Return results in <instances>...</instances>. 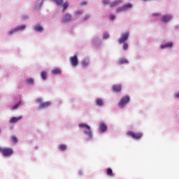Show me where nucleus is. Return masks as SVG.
<instances>
[{"label":"nucleus","instance_id":"nucleus-1","mask_svg":"<svg viewBox=\"0 0 179 179\" xmlns=\"http://www.w3.org/2000/svg\"><path fill=\"white\" fill-rule=\"evenodd\" d=\"M79 128H85V129L84 134H85V135H87L88 139H90L92 137V130H90V126H89L86 124L81 123L79 124Z\"/></svg>","mask_w":179,"mask_h":179},{"label":"nucleus","instance_id":"nucleus-2","mask_svg":"<svg viewBox=\"0 0 179 179\" xmlns=\"http://www.w3.org/2000/svg\"><path fill=\"white\" fill-rule=\"evenodd\" d=\"M0 152L2 153L3 156L8 157V156H12L13 155V150L12 148H1Z\"/></svg>","mask_w":179,"mask_h":179},{"label":"nucleus","instance_id":"nucleus-3","mask_svg":"<svg viewBox=\"0 0 179 179\" xmlns=\"http://www.w3.org/2000/svg\"><path fill=\"white\" fill-rule=\"evenodd\" d=\"M129 96H125L120 99V101L118 103V106L120 108H124L125 107V104L129 103Z\"/></svg>","mask_w":179,"mask_h":179},{"label":"nucleus","instance_id":"nucleus-4","mask_svg":"<svg viewBox=\"0 0 179 179\" xmlns=\"http://www.w3.org/2000/svg\"><path fill=\"white\" fill-rule=\"evenodd\" d=\"M127 136H131V138H133V139H141L142 136H143V134L141 132L135 133L134 131H128L127 133Z\"/></svg>","mask_w":179,"mask_h":179},{"label":"nucleus","instance_id":"nucleus-5","mask_svg":"<svg viewBox=\"0 0 179 179\" xmlns=\"http://www.w3.org/2000/svg\"><path fill=\"white\" fill-rule=\"evenodd\" d=\"M128 37H129V32H125L124 34H122L121 37L119 38L120 44H122V43H125V41L128 40Z\"/></svg>","mask_w":179,"mask_h":179},{"label":"nucleus","instance_id":"nucleus-6","mask_svg":"<svg viewBox=\"0 0 179 179\" xmlns=\"http://www.w3.org/2000/svg\"><path fill=\"white\" fill-rule=\"evenodd\" d=\"M70 62L72 66H78V64H79V62L78 60V56L75 55L74 56L71 57Z\"/></svg>","mask_w":179,"mask_h":179},{"label":"nucleus","instance_id":"nucleus-7","mask_svg":"<svg viewBox=\"0 0 179 179\" xmlns=\"http://www.w3.org/2000/svg\"><path fill=\"white\" fill-rule=\"evenodd\" d=\"M171 19H173V17L170 15H162L161 22H162L163 23H167L169 22H170V20H171Z\"/></svg>","mask_w":179,"mask_h":179},{"label":"nucleus","instance_id":"nucleus-8","mask_svg":"<svg viewBox=\"0 0 179 179\" xmlns=\"http://www.w3.org/2000/svg\"><path fill=\"white\" fill-rule=\"evenodd\" d=\"M72 20V16L69 14H66L63 17L62 22V23H66L68 22H71Z\"/></svg>","mask_w":179,"mask_h":179},{"label":"nucleus","instance_id":"nucleus-9","mask_svg":"<svg viewBox=\"0 0 179 179\" xmlns=\"http://www.w3.org/2000/svg\"><path fill=\"white\" fill-rule=\"evenodd\" d=\"M49 106H51V102L50 101H46V102H43L42 103H41V105L39 106V108H46V107H49Z\"/></svg>","mask_w":179,"mask_h":179},{"label":"nucleus","instance_id":"nucleus-10","mask_svg":"<svg viewBox=\"0 0 179 179\" xmlns=\"http://www.w3.org/2000/svg\"><path fill=\"white\" fill-rule=\"evenodd\" d=\"M101 132H106L107 131V125L104 123H101L99 125Z\"/></svg>","mask_w":179,"mask_h":179},{"label":"nucleus","instance_id":"nucleus-11","mask_svg":"<svg viewBox=\"0 0 179 179\" xmlns=\"http://www.w3.org/2000/svg\"><path fill=\"white\" fill-rule=\"evenodd\" d=\"M113 92H121L122 87L121 85H113Z\"/></svg>","mask_w":179,"mask_h":179},{"label":"nucleus","instance_id":"nucleus-12","mask_svg":"<svg viewBox=\"0 0 179 179\" xmlns=\"http://www.w3.org/2000/svg\"><path fill=\"white\" fill-rule=\"evenodd\" d=\"M20 120H22V116L18 117H13L10 120V124H15V122H17V121H20Z\"/></svg>","mask_w":179,"mask_h":179},{"label":"nucleus","instance_id":"nucleus-13","mask_svg":"<svg viewBox=\"0 0 179 179\" xmlns=\"http://www.w3.org/2000/svg\"><path fill=\"white\" fill-rule=\"evenodd\" d=\"M121 0H116L110 3V8H113L114 6H117L119 3H121Z\"/></svg>","mask_w":179,"mask_h":179},{"label":"nucleus","instance_id":"nucleus-14","mask_svg":"<svg viewBox=\"0 0 179 179\" xmlns=\"http://www.w3.org/2000/svg\"><path fill=\"white\" fill-rule=\"evenodd\" d=\"M107 176H110V177H114V173H113V169L110 168H108L106 170Z\"/></svg>","mask_w":179,"mask_h":179},{"label":"nucleus","instance_id":"nucleus-15","mask_svg":"<svg viewBox=\"0 0 179 179\" xmlns=\"http://www.w3.org/2000/svg\"><path fill=\"white\" fill-rule=\"evenodd\" d=\"M52 2H55L57 6H61L64 3V0H52Z\"/></svg>","mask_w":179,"mask_h":179},{"label":"nucleus","instance_id":"nucleus-16","mask_svg":"<svg viewBox=\"0 0 179 179\" xmlns=\"http://www.w3.org/2000/svg\"><path fill=\"white\" fill-rule=\"evenodd\" d=\"M168 47H173V43L169 42L166 43L165 45H161V48H167Z\"/></svg>","mask_w":179,"mask_h":179},{"label":"nucleus","instance_id":"nucleus-17","mask_svg":"<svg viewBox=\"0 0 179 179\" xmlns=\"http://www.w3.org/2000/svg\"><path fill=\"white\" fill-rule=\"evenodd\" d=\"M53 75H59L61 73V69H55L52 71Z\"/></svg>","mask_w":179,"mask_h":179},{"label":"nucleus","instance_id":"nucleus-18","mask_svg":"<svg viewBox=\"0 0 179 179\" xmlns=\"http://www.w3.org/2000/svg\"><path fill=\"white\" fill-rule=\"evenodd\" d=\"M118 64L120 65H122V64H128V61L127 59L122 58L119 60Z\"/></svg>","mask_w":179,"mask_h":179},{"label":"nucleus","instance_id":"nucleus-19","mask_svg":"<svg viewBox=\"0 0 179 179\" xmlns=\"http://www.w3.org/2000/svg\"><path fill=\"white\" fill-rule=\"evenodd\" d=\"M24 29H26V25H24V24H22V25L15 27V29L17 30V31H19L20 30H24Z\"/></svg>","mask_w":179,"mask_h":179},{"label":"nucleus","instance_id":"nucleus-20","mask_svg":"<svg viewBox=\"0 0 179 179\" xmlns=\"http://www.w3.org/2000/svg\"><path fill=\"white\" fill-rule=\"evenodd\" d=\"M34 29L36 30V31H43V27H41V25H36L34 27Z\"/></svg>","mask_w":179,"mask_h":179},{"label":"nucleus","instance_id":"nucleus-21","mask_svg":"<svg viewBox=\"0 0 179 179\" xmlns=\"http://www.w3.org/2000/svg\"><path fill=\"white\" fill-rule=\"evenodd\" d=\"M104 104V102H103V100L101 99H96V106H103Z\"/></svg>","mask_w":179,"mask_h":179},{"label":"nucleus","instance_id":"nucleus-22","mask_svg":"<svg viewBox=\"0 0 179 179\" xmlns=\"http://www.w3.org/2000/svg\"><path fill=\"white\" fill-rule=\"evenodd\" d=\"M41 78H42V79H43V80H45V79H47V72L46 71L41 72Z\"/></svg>","mask_w":179,"mask_h":179},{"label":"nucleus","instance_id":"nucleus-23","mask_svg":"<svg viewBox=\"0 0 179 179\" xmlns=\"http://www.w3.org/2000/svg\"><path fill=\"white\" fill-rule=\"evenodd\" d=\"M62 5L63 6V12H65V10L67 9L68 6H69V4L68 3V2H66Z\"/></svg>","mask_w":179,"mask_h":179},{"label":"nucleus","instance_id":"nucleus-24","mask_svg":"<svg viewBox=\"0 0 179 179\" xmlns=\"http://www.w3.org/2000/svg\"><path fill=\"white\" fill-rule=\"evenodd\" d=\"M123 6H124V10H127V9H129V8H132V4L127 3L126 5H124Z\"/></svg>","mask_w":179,"mask_h":179},{"label":"nucleus","instance_id":"nucleus-25","mask_svg":"<svg viewBox=\"0 0 179 179\" xmlns=\"http://www.w3.org/2000/svg\"><path fill=\"white\" fill-rule=\"evenodd\" d=\"M16 31H17L16 28H14L8 31V34L9 36H12V34H13V33H16Z\"/></svg>","mask_w":179,"mask_h":179},{"label":"nucleus","instance_id":"nucleus-26","mask_svg":"<svg viewBox=\"0 0 179 179\" xmlns=\"http://www.w3.org/2000/svg\"><path fill=\"white\" fill-rule=\"evenodd\" d=\"M82 65L84 67L87 66V65H89V61L88 60H83L82 62Z\"/></svg>","mask_w":179,"mask_h":179},{"label":"nucleus","instance_id":"nucleus-27","mask_svg":"<svg viewBox=\"0 0 179 179\" xmlns=\"http://www.w3.org/2000/svg\"><path fill=\"white\" fill-rule=\"evenodd\" d=\"M59 150H66V145H60L59 147Z\"/></svg>","mask_w":179,"mask_h":179},{"label":"nucleus","instance_id":"nucleus-28","mask_svg":"<svg viewBox=\"0 0 179 179\" xmlns=\"http://www.w3.org/2000/svg\"><path fill=\"white\" fill-rule=\"evenodd\" d=\"M27 83H28L29 85H33V83H34V80H33V78H29L27 80Z\"/></svg>","mask_w":179,"mask_h":179},{"label":"nucleus","instance_id":"nucleus-29","mask_svg":"<svg viewBox=\"0 0 179 179\" xmlns=\"http://www.w3.org/2000/svg\"><path fill=\"white\" fill-rule=\"evenodd\" d=\"M123 10H125L124 6H120V7L117 8V12H122Z\"/></svg>","mask_w":179,"mask_h":179},{"label":"nucleus","instance_id":"nucleus-30","mask_svg":"<svg viewBox=\"0 0 179 179\" xmlns=\"http://www.w3.org/2000/svg\"><path fill=\"white\" fill-rule=\"evenodd\" d=\"M12 141H13V143H17V138H16V136H13Z\"/></svg>","mask_w":179,"mask_h":179},{"label":"nucleus","instance_id":"nucleus-31","mask_svg":"<svg viewBox=\"0 0 179 179\" xmlns=\"http://www.w3.org/2000/svg\"><path fill=\"white\" fill-rule=\"evenodd\" d=\"M22 103V102H19L18 103L15 104L12 109L13 110H16V108H17V107H19V106H20V104Z\"/></svg>","mask_w":179,"mask_h":179},{"label":"nucleus","instance_id":"nucleus-32","mask_svg":"<svg viewBox=\"0 0 179 179\" xmlns=\"http://www.w3.org/2000/svg\"><path fill=\"white\" fill-rule=\"evenodd\" d=\"M82 13H83V10H78L76 11V15H82Z\"/></svg>","mask_w":179,"mask_h":179},{"label":"nucleus","instance_id":"nucleus-33","mask_svg":"<svg viewBox=\"0 0 179 179\" xmlns=\"http://www.w3.org/2000/svg\"><path fill=\"white\" fill-rule=\"evenodd\" d=\"M128 48V43H124L123 44V50H127Z\"/></svg>","mask_w":179,"mask_h":179},{"label":"nucleus","instance_id":"nucleus-34","mask_svg":"<svg viewBox=\"0 0 179 179\" xmlns=\"http://www.w3.org/2000/svg\"><path fill=\"white\" fill-rule=\"evenodd\" d=\"M103 5H108V3H110L109 0H103Z\"/></svg>","mask_w":179,"mask_h":179},{"label":"nucleus","instance_id":"nucleus-35","mask_svg":"<svg viewBox=\"0 0 179 179\" xmlns=\"http://www.w3.org/2000/svg\"><path fill=\"white\" fill-rule=\"evenodd\" d=\"M152 16L158 17L160 16V14L159 13H152Z\"/></svg>","mask_w":179,"mask_h":179},{"label":"nucleus","instance_id":"nucleus-36","mask_svg":"<svg viewBox=\"0 0 179 179\" xmlns=\"http://www.w3.org/2000/svg\"><path fill=\"white\" fill-rule=\"evenodd\" d=\"M110 20H114V19H115V16L114 15H110Z\"/></svg>","mask_w":179,"mask_h":179},{"label":"nucleus","instance_id":"nucleus-37","mask_svg":"<svg viewBox=\"0 0 179 179\" xmlns=\"http://www.w3.org/2000/svg\"><path fill=\"white\" fill-rule=\"evenodd\" d=\"M103 37L105 38H108V37H110V35L108 33H106V34H104Z\"/></svg>","mask_w":179,"mask_h":179},{"label":"nucleus","instance_id":"nucleus-38","mask_svg":"<svg viewBox=\"0 0 179 179\" xmlns=\"http://www.w3.org/2000/svg\"><path fill=\"white\" fill-rule=\"evenodd\" d=\"M87 3V2L83 1V2L80 3V6H83V5H86Z\"/></svg>","mask_w":179,"mask_h":179},{"label":"nucleus","instance_id":"nucleus-39","mask_svg":"<svg viewBox=\"0 0 179 179\" xmlns=\"http://www.w3.org/2000/svg\"><path fill=\"white\" fill-rule=\"evenodd\" d=\"M175 97H176L177 99H178V98H179V93L175 94Z\"/></svg>","mask_w":179,"mask_h":179},{"label":"nucleus","instance_id":"nucleus-40","mask_svg":"<svg viewBox=\"0 0 179 179\" xmlns=\"http://www.w3.org/2000/svg\"><path fill=\"white\" fill-rule=\"evenodd\" d=\"M89 17H90V16L86 15L85 17V20H86L87 19H89Z\"/></svg>","mask_w":179,"mask_h":179},{"label":"nucleus","instance_id":"nucleus-41","mask_svg":"<svg viewBox=\"0 0 179 179\" xmlns=\"http://www.w3.org/2000/svg\"><path fill=\"white\" fill-rule=\"evenodd\" d=\"M38 103H41V99H38Z\"/></svg>","mask_w":179,"mask_h":179},{"label":"nucleus","instance_id":"nucleus-42","mask_svg":"<svg viewBox=\"0 0 179 179\" xmlns=\"http://www.w3.org/2000/svg\"><path fill=\"white\" fill-rule=\"evenodd\" d=\"M143 1H148V0H143Z\"/></svg>","mask_w":179,"mask_h":179}]
</instances>
